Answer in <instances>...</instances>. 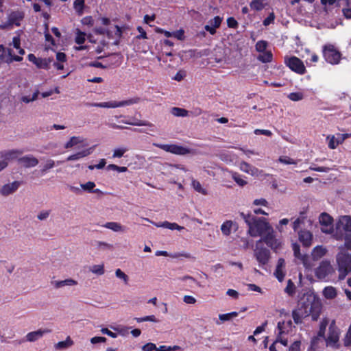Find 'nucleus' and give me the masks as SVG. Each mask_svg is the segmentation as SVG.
I'll list each match as a JSON object with an SVG mask.
<instances>
[{
	"label": "nucleus",
	"instance_id": "1",
	"mask_svg": "<svg viewBox=\"0 0 351 351\" xmlns=\"http://www.w3.org/2000/svg\"><path fill=\"white\" fill-rule=\"evenodd\" d=\"M240 216L244 219L248 226V233L252 237L263 236L268 230H271V226L264 217H256L251 214L240 213Z\"/></svg>",
	"mask_w": 351,
	"mask_h": 351
},
{
	"label": "nucleus",
	"instance_id": "2",
	"mask_svg": "<svg viewBox=\"0 0 351 351\" xmlns=\"http://www.w3.org/2000/svg\"><path fill=\"white\" fill-rule=\"evenodd\" d=\"M319 306L310 302H298L297 308L292 311V317L296 324H301L302 319L310 314L313 320H317L319 314Z\"/></svg>",
	"mask_w": 351,
	"mask_h": 351
},
{
	"label": "nucleus",
	"instance_id": "3",
	"mask_svg": "<svg viewBox=\"0 0 351 351\" xmlns=\"http://www.w3.org/2000/svg\"><path fill=\"white\" fill-rule=\"evenodd\" d=\"M336 262L339 271V279L343 280L351 272V252H349L343 247L336 256Z\"/></svg>",
	"mask_w": 351,
	"mask_h": 351
},
{
	"label": "nucleus",
	"instance_id": "4",
	"mask_svg": "<svg viewBox=\"0 0 351 351\" xmlns=\"http://www.w3.org/2000/svg\"><path fill=\"white\" fill-rule=\"evenodd\" d=\"M141 98L138 97H134L130 98L129 99L116 101H111L108 102H101V103H87L86 104V106H95L99 108H114L118 107H122L125 106H131L133 104H138L141 101Z\"/></svg>",
	"mask_w": 351,
	"mask_h": 351
},
{
	"label": "nucleus",
	"instance_id": "5",
	"mask_svg": "<svg viewBox=\"0 0 351 351\" xmlns=\"http://www.w3.org/2000/svg\"><path fill=\"white\" fill-rule=\"evenodd\" d=\"M323 56L325 60L331 64H337L341 59V52L332 44L324 45L322 49Z\"/></svg>",
	"mask_w": 351,
	"mask_h": 351
},
{
	"label": "nucleus",
	"instance_id": "6",
	"mask_svg": "<svg viewBox=\"0 0 351 351\" xmlns=\"http://www.w3.org/2000/svg\"><path fill=\"white\" fill-rule=\"evenodd\" d=\"M254 256L258 261L259 266L265 269V266L271 258L270 251L266 247H260L259 244L256 243V248L254 251Z\"/></svg>",
	"mask_w": 351,
	"mask_h": 351
},
{
	"label": "nucleus",
	"instance_id": "7",
	"mask_svg": "<svg viewBox=\"0 0 351 351\" xmlns=\"http://www.w3.org/2000/svg\"><path fill=\"white\" fill-rule=\"evenodd\" d=\"M285 62L292 71L299 75H303L306 71L303 62L296 56L285 58Z\"/></svg>",
	"mask_w": 351,
	"mask_h": 351
},
{
	"label": "nucleus",
	"instance_id": "8",
	"mask_svg": "<svg viewBox=\"0 0 351 351\" xmlns=\"http://www.w3.org/2000/svg\"><path fill=\"white\" fill-rule=\"evenodd\" d=\"M158 147L167 152H169L176 155L184 156L191 153L190 149L176 144H154Z\"/></svg>",
	"mask_w": 351,
	"mask_h": 351
},
{
	"label": "nucleus",
	"instance_id": "9",
	"mask_svg": "<svg viewBox=\"0 0 351 351\" xmlns=\"http://www.w3.org/2000/svg\"><path fill=\"white\" fill-rule=\"evenodd\" d=\"M263 237L260 239L257 243L259 244L262 241H263L266 245L271 247L273 250H277L280 247L281 243L278 240L274 232V230L271 228V230H268L266 233H265Z\"/></svg>",
	"mask_w": 351,
	"mask_h": 351
},
{
	"label": "nucleus",
	"instance_id": "10",
	"mask_svg": "<svg viewBox=\"0 0 351 351\" xmlns=\"http://www.w3.org/2000/svg\"><path fill=\"white\" fill-rule=\"evenodd\" d=\"M334 272V269L330 261H323L315 269V276L319 280H324L328 276Z\"/></svg>",
	"mask_w": 351,
	"mask_h": 351
},
{
	"label": "nucleus",
	"instance_id": "11",
	"mask_svg": "<svg viewBox=\"0 0 351 351\" xmlns=\"http://www.w3.org/2000/svg\"><path fill=\"white\" fill-rule=\"evenodd\" d=\"M319 221L320 224L323 226L322 231L325 233H331L333 231V219L326 213H322L319 217Z\"/></svg>",
	"mask_w": 351,
	"mask_h": 351
},
{
	"label": "nucleus",
	"instance_id": "12",
	"mask_svg": "<svg viewBox=\"0 0 351 351\" xmlns=\"http://www.w3.org/2000/svg\"><path fill=\"white\" fill-rule=\"evenodd\" d=\"M98 59L104 60L106 65H108V68L119 66L121 63L122 56L118 53H113L106 57H99Z\"/></svg>",
	"mask_w": 351,
	"mask_h": 351
},
{
	"label": "nucleus",
	"instance_id": "13",
	"mask_svg": "<svg viewBox=\"0 0 351 351\" xmlns=\"http://www.w3.org/2000/svg\"><path fill=\"white\" fill-rule=\"evenodd\" d=\"M285 261L282 258L278 260L276 268L274 271V276L279 282H282L285 276Z\"/></svg>",
	"mask_w": 351,
	"mask_h": 351
},
{
	"label": "nucleus",
	"instance_id": "14",
	"mask_svg": "<svg viewBox=\"0 0 351 351\" xmlns=\"http://www.w3.org/2000/svg\"><path fill=\"white\" fill-rule=\"evenodd\" d=\"M18 162L25 168H29L36 167L38 164V160L32 155H27L19 158Z\"/></svg>",
	"mask_w": 351,
	"mask_h": 351
},
{
	"label": "nucleus",
	"instance_id": "15",
	"mask_svg": "<svg viewBox=\"0 0 351 351\" xmlns=\"http://www.w3.org/2000/svg\"><path fill=\"white\" fill-rule=\"evenodd\" d=\"M20 185L21 182L19 181H14L12 183L4 184L0 190V193L3 196H8L14 193Z\"/></svg>",
	"mask_w": 351,
	"mask_h": 351
},
{
	"label": "nucleus",
	"instance_id": "16",
	"mask_svg": "<svg viewBox=\"0 0 351 351\" xmlns=\"http://www.w3.org/2000/svg\"><path fill=\"white\" fill-rule=\"evenodd\" d=\"M299 241L304 247H309L312 244L313 234L306 230H302L298 233Z\"/></svg>",
	"mask_w": 351,
	"mask_h": 351
},
{
	"label": "nucleus",
	"instance_id": "17",
	"mask_svg": "<svg viewBox=\"0 0 351 351\" xmlns=\"http://www.w3.org/2000/svg\"><path fill=\"white\" fill-rule=\"evenodd\" d=\"M342 228L346 232H351V217L342 216L336 224V229Z\"/></svg>",
	"mask_w": 351,
	"mask_h": 351
},
{
	"label": "nucleus",
	"instance_id": "18",
	"mask_svg": "<svg viewBox=\"0 0 351 351\" xmlns=\"http://www.w3.org/2000/svg\"><path fill=\"white\" fill-rule=\"evenodd\" d=\"M222 21V19L216 16L209 21V24L205 25V29L210 34L213 35L216 33V29L219 27Z\"/></svg>",
	"mask_w": 351,
	"mask_h": 351
},
{
	"label": "nucleus",
	"instance_id": "19",
	"mask_svg": "<svg viewBox=\"0 0 351 351\" xmlns=\"http://www.w3.org/2000/svg\"><path fill=\"white\" fill-rule=\"evenodd\" d=\"M51 332L49 329H39L36 331L30 332L26 335V340L29 342H34L41 338L45 334Z\"/></svg>",
	"mask_w": 351,
	"mask_h": 351
},
{
	"label": "nucleus",
	"instance_id": "20",
	"mask_svg": "<svg viewBox=\"0 0 351 351\" xmlns=\"http://www.w3.org/2000/svg\"><path fill=\"white\" fill-rule=\"evenodd\" d=\"M339 338V332L335 330H332L331 327H330L329 333L326 339L327 343L337 348H339V345L337 344Z\"/></svg>",
	"mask_w": 351,
	"mask_h": 351
},
{
	"label": "nucleus",
	"instance_id": "21",
	"mask_svg": "<svg viewBox=\"0 0 351 351\" xmlns=\"http://www.w3.org/2000/svg\"><path fill=\"white\" fill-rule=\"evenodd\" d=\"M23 19V13L19 12H13L8 16V25H15L16 26H19L21 25L20 22Z\"/></svg>",
	"mask_w": 351,
	"mask_h": 351
},
{
	"label": "nucleus",
	"instance_id": "22",
	"mask_svg": "<svg viewBox=\"0 0 351 351\" xmlns=\"http://www.w3.org/2000/svg\"><path fill=\"white\" fill-rule=\"evenodd\" d=\"M346 137V136L340 134H337V138L335 136H332L330 138L328 136V147L332 149H335L339 144H341L343 142Z\"/></svg>",
	"mask_w": 351,
	"mask_h": 351
},
{
	"label": "nucleus",
	"instance_id": "23",
	"mask_svg": "<svg viewBox=\"0 0 351 351\" xmlns=\"http://www.w3.org/2000/svg\"><path fill=\"white\" fill-rule=\"evenodd\" d=\"M292 327V322L289 320L287 322H279L277 325V328L279 331V335L288 333Z\"/></svg>",
	"mask_w": 351,
	"mask_h": 351
},
{
	"label": "nucleus",
	"instance_id": "24",
	"mask_svg": "<svg viewBox=\"0 0 351 351\" xmlns=\"http://www.w3.org/2000/svg\"><path fill=\"white\" fill-rule=\"evenodd\" d=\"M90 153H91L90 149H85L78 152L74 154L70 155L69 157H67L66 160L71 161V160H80L84 157H86V156L90 155Z\"/></svg>",
	"mask_w": 351,
	"mask_h": 351
},
{
	"label": "nucleus",
	"instance_id": "25",
	"mask_svg": "<svg viewBox=\"0 0 351 351\" xmlns=\"http://www.w3.org/2000/svg\"><path fill=\"white\" fill-rule=\"evenodd\" d=\"M326 249L323 247L322 245L316 246L311 252L312 258L314 261H317L323 257L326 254Z\"/></svg>",
	"mask_w": 351,
	"mask_h": 351
},
{
	"label": "nucleus",
	"instance_id": "26",
	"mask_svg": "<svg viewBox=\"0 0 351 351\" xmlns=\"http://www.w3.org/2000/svg\"><path fill=\"white\" fill-rule=\"evenodd\" d=\"M233 225L237 226V223H234L231 220H226L221 226V230L224 236H229L231 234V230Z\"/></svg>",
	"mask_w": 351,
	"mask_h": 351
},
{
	"label": "nucleus",
	"instance_id": "27",
	"mask_svg": "<svg viewBox=\"0 0 351 351\" xmlns=\"http://www.w3.org/2000/svg\"><path fill=\"white\" fill-rule=\"evenodd\" d=\"M52 283L54 285V287L56 289H59L64 286H73L77 284V281L71 278H68L64 280L54 281L52 282Z\"/></svg>",
	"mask_w": 351,
	"mask_h": 351
},
{
	"label": "nucleus",
	"instance_id": "28",
	"mask_svg": "<svg viewBox=\"0 0 351 351\" xmlns=\"http://www.w3.org/2000/svg\"><path fill=\"white\" fill-rule=\"evenodd\" d=\"M170 112L175 117H185L189 114V111L187 110L178 107L171 108Z\"/></svg>",
	"mask_w": 351,
	"mask_h": 351
},
{
	"label": "nucleus",
	"instance_id": "29",
	"mask_svg": "<svg viewBox=\"0 0 351 351\" xmlns=\"http://www.w3.org/2000/svg\"><path fill=\"white\" fill-rule=\"evenodd\" d=\"M103 226L108 229L112 230L114 232L124 231V228L117 222H107Z\"/></svg>",
	"mask_w": 351,
	"mask_h": 351
},
{
	"label": "nucleus",
	"instance_id": "30",
	"mask_svg": "<svg viewBox=\"0 0 351 351\" xmlns=\"http://www.w3.org/2000/svg\"><path fill=\"white\" fill-rule=\"evenodd\" d=\"M156 226L158 227L165 228H168V229L172 230H180L184 228V227L179 226L176 223H170L167 221H164L162 223H158Z\"/></svg>",
	"mask_w": 351,
	"mask_h": 351
},
{
	"label": "nucleus",
	"instance_id": "31",
	"mask_svg": "<svg viewBox=\"0 0 351 351\" xmlns=\"http://www.w3.org/2000/svg\"><path fill=\"white\" fill-rule=\"evenodd\" d=\"M337 294L336 289L331 286L325 287L323 291V295L327 299H333Z\"/></svg>",
	"mask_w": 351,
	"mask_h": 351
},
{
	"label": "nucleus",
	"instance_id": "32",
	"mask_svg": "<svg viewBox=\"0 0 351 351\" xmlns=\"http://www.w3.org/2000/svg\"><path fill=\"white\" fill-rule=\"evenodd\" d=\"M122 123L128 124V125H135V126H149V127L153 126V124L148 121L138 120V119H136L134 121H122Z\"/></svg>",
	"mask_w": 351,
	"mask_h": 351
},
{
	"label": "nucleus",
	"instance_id": "33",
	"mask_svg": "<svg viewBox=\"0 0 351 351\" xmlns=\"http://www.w3.org/2000/svg\"><path fill=\"white\" fill-rule=\"evenodd\" d=\"M250 5L252 10L254 11H261L265 8V4L264 3V0H252Z\"/></svg>",
	"mask_w": 351,
	"mask_h": 351
},
{
	"label": "nucleus",
	"instance_id": "34",
	"mask_svg": "<svg viewBox=\"0 0 351 351\" xmlns=\"http://www.w3.org/2000/svg\"><path fill=\"white\" fill-rule=\"evenodd\" d=\"M272 58H273V55H272L271 52L269 51H264V52H263L262 54H260L258 56V60H260L261 62H262L263 63H268V62H271Z\"/></svg>",
	"mask_w": 351,
	"mask_h": 351
},
{
	"label": "nucleus",
	"instance_id": "35",
	"mask_svg": "<svg viewBox=\"0 0 351 351\" xmlns=\"http://www.w3.org/2000/svg\"><path fill=\"white\" fill-rule=\"evenodd\" d=\"M7 52H8V57L5 60V62H6L8 64H10L13 61L21 62L23 60V58L21 56H16V55H12V49H8Z\"/></svg>",
	"mask_w": 351,
	"mask_h": 351
},
{
	"label": "nucleus",
	"instance_id": "36",
	"mask_svg": "<svg viewBox=\"0 0 351 351\" xmlns=\"http://www.w3.org/2000/svg\"><path fill=\"white\" fill-rule=\"evenodd\" d=\"M73 341L68 337L65 341H59L56 344L55 347L56 349H65L72 346Z\"/></svg>",
	"mask_w": 351,
	"mask_h": 351
},
{
	"label": "nucleus",
	"instance_id": "37",
	"mask_svg": "<svg viewBox=\"0 0 351 351\" xmlns=\"http://www.w3.org/2000/svg\"><path fill=\"white\" fill-rule=\"evenodd\" d=\"M285 291L289 296H293L295 294V286L291 279L288 280L287 287L285 289Z\"/></svg>",
	"mask_w": 351,
	"mask_h": 351
},
{
	"label": "nucleus",
	"instance_id": "38",
	"mask_svg": "<svg viewBox=\"0 0 351 351\" xmlns=\"http://www.w3.org/2000/svg\"><path fill=\"white\" fill-rule=\"evenodd\" d=\"M22 154L23 151L21 150H11L5 152L3 156L5 158L4 160L7 161V160L15 158L17 157V155Z\"/></svg>",
	"mask_w": 351,
	"mask_h": 351
},
{
	"label": "nucleus",
	"instance_id": "39",
	"mask_svg": "<svg viewBox=\"0 0 351 351\" xmlns=\"http://www.w3.org/2000/svg\"><path fill=\"white\" fill-rule=\"evenodd\" d=\"M86 40V34L80 29H77L76 36L75 41L78 45H82Z\"/></svg>",
	"mask_w": 351,
	"mask_h": 351
},
{
	"label": "nucleus",
	"instance_id": "40",
	"mask_svg": "<svg viewBox=\"0 0 351 351\" xmlns=\"http://www.w3.org/2000/svg\"><path fill=\"white\" fill-rule=\"evenodd\" d=\"M232 178L234 182L241 186H243L247 184V182L241 178V176L239 173L237 172H233L232 173Z\"/></svg>",
	"mask_w": 351,
	"mask_h": 351
},
{
	"label": "nucleus",
	"instance_id": "41",
	"mask_svg": "<svg viewBox=\"0 0 351 351\" xmlns=\"http://www.w3.org/2000/svg\"><path fill=\"white\" fill-rule=\"evenodd\" d=\"M240 169L241 171L246 172L247 173H254V170L256 169L254 167L251 166L246 162H241L240 165Z\"/></svg>",
	"mask_w": 351,
	"mask_h": 351
},
{
	"label": "nucleus",
	"instance_id": "42",
	"mask_svg": "<svg viewBox=\"0 0 351 351\" xmlns=\"http://www.w3.org/2000/svg\"><path fill=\"white\" fill-rule=\"evenodd\" d=\"M35 64L38 69H48L49 61L45 58H38V62Z\"/></svg>",
	"mask_w": 351,
	"mask_h": 351
},
{
	"label": "nucleus",
	"instance_id": "43",
	"mask_svg": "<svg viewBox=\"0 0 351 351\" xmlns=\"http://www.w3.org/2000/svg\"><path fill=\"white\" fill-rule=\"evenodd\" d=\"M82 141L80 140V137L77 136H73L70 138V140L65 144L64 148L69 149L71 148L73 146L77 145L78 143H81Z\"/></svg>",
	"mask_w": 351,
	"mask_h": 351
},
{
	"label": "nucleus",
	"instance_id": "44",
	"mask_svg": "<svg viewBox=\"0 0 351 351\" xmlns=\"http://www.w3.org/2000/svg\"><path fill=\"white\" fill-rule=\"evenodd\" d=\"M343 341L345 347H351V324L349 326Z\"/></svg>",
	"mask_w": 351,
	"mask_h": 351
},
{
	"label": "nucleus",
	"instance_id": "45",
	"mask_svg": "<svg viewBox=\"0 0 351 351\" xmlns=\"http://www.w3.org/2000/svg\"><path fill=\"white\" fill-rule=\"evenodd\" d=\"M288 98L293 101H298L303 99L304 94L301 92L291 93L288 95Z\"/></svg>",
	"mask_w": 351,
	"mask_h": 351
},
{
	"label": "nucleus",
	"instance_id": "46",
	"mask_svg": "<svg viewBox=\"0 0 351 351\" xmlns=\"http://www.w3.org/2000/svg\"><path fill=\"white\" fill-rule=\"evenodd\" d=\"M267 47V43L265 40H259L256 43L255 48L256 50L258 52H264L266 51V49Z\"/></svg>",
	"mask_w": 351,
	"mask_h": 351
},
{
	"label": "nucleus",
	"instance_id": "47",
	"mask_svg": "<svg viewBox=\"0 0 351 351\" xmlns=\"http://www.w3.org/2000/svg\"><path fill=\"white\" fill-rule=\"evenodd\" d=\"M107 170H112V171H117L118 172H125L128 171V168L126 167H119L117 165L114 164H110L106 167Z\"/></svg>",
	"mask_w": 351,
	"mask_h": 351
},
{
	"label": "nucleus",
	"instance_id": "48",
	"mask_svg": "<svg viewBox=\"0 0 351 351\" xmlns=\"http://www.w3.org/2000/svg\"><path fill=\"white\" fill-rule=\"evenodd\" d=\"M192 185L196 191H197L202 194H204V195L206 194V191L202 188V186L199 181L193 180Z\"/></svg>",
	"mask_w": 351,
	"mask_h": 351
},
{
	"label": "nucleus",
	"instance_id": "49",
	"mask_svg": "<svg viewBox=\"0 0 351 351\" xmlns=\"http://www.w3.org/2000/svg\"><path fill=\"white\" fill-rule=\"evenodd\" d=\"M279 161L281 163H283L285 165H296L297 164L296 161L294 159H293L289 156H280L279 158Z\"/></svg>",
	"mask_w": 351,
	"mask_h": 351
},
{
	"label": "nucleus",
	"instance_id": "50",
	"mask_svg": "<svg viewBox=\"0 0 351 351\" xmlns=\"http://www.w3.org/2000/svg\"><path fill=\"white\" fill-rule=\"evenodd\" d=\"M90 271L97 275H102L104 274V267L103 265H95L92 267Z\"/></svg>",
	"mask_w": 351,
	"mask_h": 351
},
{
	"label": "nucleus",
	"instance_id": "51",
	"mask_svg": "<svg viewBox=\"0 0 351 351\" xmlns=\"http://www.w3.org/2000/svg\"><path fill=\"white\" fill-rule=\"evenodd\" d=\"M128 149L125 147L117 148L114 150L113 158H121Z\"/></svg>",
	"mask_w": 351,
	"mask_h": 351
},
{
	"label": "nucleus",
	"instance_id": "52",
	"mask_svg": "<svg viewBox=\"0 0 351 351\" xmlns=\"http://www.w3.org/2000/svg\"><path fill=\"white\" fill-rule=\"evenodd\" d=\"M274 20H275L274 13L273 12H270L269 14V15L263 20V24L265 26H268L271 23H273L274 22Z\"/></svg>",
	"mask_w": 351,
	"mask_h": 351
},
{
	"label": "nucleus",
	"instance_id": "53",
	"mask_svg": "<svg viewBox=\"0 0 351 351\" xmlns=\"http://www.w3.org/2000/svg\"><path fill=\"white\" fill-rule=\"evenodd\" d=\"M300 260L302 261V263L304 265L305 268L308 269V268L311 267V264L310 263V258L307 254H303L300 257Z\"/></svg>",
	"mask_w": 351,
	"mask_h": 351
},
{
	"label": "nucleus",
	"instance_id": "54",
	"mask_svg": "<svg viewBox=\"0 0 351 351\" xmlns=\"http://www.w3.org/2000/svg\"><path fill=\"white\" fill-rule=\"evenodd\" d=\"M54 165H55V162L53 160H51V159L47 160L46 163L44 165L43 168L41 169L42 173L43 174L48 169L53 168L54 167Z\"/></svg>",
	"mask_w": 351,
	"mask_h": 351
},
{
	"label": "nucleus",
	"instance_id": "55",
	"mask_svg": "<svg viewBox=\"0 0 351 351\" xmlns=\"http://www.w3.org/2000/svg\"><path fill=\"white\" fill-rule=\"evenodd\" d=\"M95 186V184L93 182L88 181L85 184H81V187L88 192H92L94 187Z\"/></svg>",
	"mask_w": 351,
	"mask_h": 351
},
{
	"label": "nucleus",
	"instance_id": "56",
	"mask_svg": "<svg viewBox=\"0 0 351 351\" xmlns=\"http://www.w3.org/2000/svg\"><path fill=\"white\" fill-rule=\"evenodd\" d=\"M115 275L117 278L123 280V281L125 282V284L128 283V276L123 271H122L120 269H117L115 271Z\"/></svg>",
	"mask_w": 351,
	"mask_h": 351
},
{
	"label": "nucleus",
	"instance_id": "57",
	"mask_svg": "<svg viewBox=\"0 0 351 351\" xmlns=\"http://www.w3.org/2000/svg\"><path fill=\"white\" fill-rule=\"evenodd\" d=\"M180 347L178 346H174L173 347L171 346H160V347L157 348L156 351H172L179 349Z\"/></svg>",
	"mask_w": 351,
	"mask_h": 351
},
{
	"label": "nucleus",
	"instance_id": "58",
	"mask_svg": "<svg viewBox=\"0 0 351 351\" xmlns=\"http://www.w3.org/2000/svg\"><path fill=\"white\" fill-rule=\"evenodd\" d=\"M106 164V161L105 159H101L97 165H89L88 169L90 170L94 169L95 168L101 169H103Z\"/></svg>",
	"mask_w": 351,
	"mask_h": 351
},
{
	"label": "nucleus",
	"instance_id": "59",
	"mask_svg": "<svg viewBox=\"0 0 351 351\" xmlns=\"http://www.w3.org/2000/svg\"><path fill=\"white\" fill-rule=\"evenodd\" d=\"M89 66L95 68L108 69V65H106L104 61L102 62L99 61H93L89 63Z\"/></svg>",
	"mask_w": 351,
	"mask_h": 351
},
{
	"label": "nucleus",
	"instance_id": "60",
	"mask_svg": "<svg viewBox=\"0 0 351 351\" xmlns=\"http://www.w3.org/2000/svg\"><path fill=\"white\" fill-rule=\"evenodd\" d=\"M301 341H295L289 348V351H300Z\"/></svg>",
	"mask_w": 351,
	"mask_h": 351
},
{
	"label": "nucleus",
	"instance_id": "61",
	"mask_svg": "<svg viewBox=\"0 0 351 351\" xmlns=\"http://www.w3.org/2000/svg\"><path fill=\"white\" fill-rule=\"evenodd\" d=\"M293 251L295 258L300 259V257L303 255L300 253V245L297 243L293 244Z\"/></svg>",
	"mask_w": 351,
	"mask_h": 351
},
{
	"label": "nucleus",
	"instance_id": "62",
	"mask_svg": "<svg viewBox=\"0 0 351 351\" xmlns=\"http://www.w3.org/2000/svg\"><path fill=\"white\" fill-rule=\"evenodd\" d=\"M227 25L230 28H237L238 27V22L234 17H229L227 19Z\"/></svg>",
	"mask_w": 351,
	"mask_h": 351
},
{
	"label": "nucleus",
	"instance_id": "63",
	"mask_svg": "<svg viewBox=\"0 0 351 351\" xmlns=\"http://www.w3.org/2000/svg\"><path fill=\"white\" fill-rule=\"evenodd\" d=\"M343 248L346 249L348 252L351 251V234H347L345 237V243Z\"/></svg>",
	"mask_w": 351,
	"mask_h": 351
},
{
	"label": "nucleus",
	"instance_id": "64",
	"mask_svg": "<svg viewBox=\"0 0 351 351\" xmlns=\"http://www.w3.org/2000/svg\"><path fill=\"white\" fill-rule=\"evenodd\" d=\"M143 351H154L156 350V346L153 343H147L142 347Z\"/></svg>",
	"mask_w": 351,
	"mask_h": 351
}]
</instances>
